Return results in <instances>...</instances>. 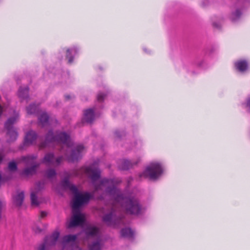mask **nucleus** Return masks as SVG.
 I'll use <instances>...</instances> for the list:
<instances>
[{
    "mask_svg": "<svg viewBox=\"0 0 250 250\" xmlns=\"http://www.w3.org/2000/svg\"><path fill=\"white\" fill-rule=\"evenodd\" d=\"M84 172L92 181L96 191L102 190L103 188H104L106 193L114 198L115 202L111 212L105 215L103 218L104 222L107 225L115 226L119 223L118 220L115 218V212L119 206L127 213L138 215L141 213L142 207L137 199L125 196L116 188L113 180L104 179L101 181L99 185L95 183L100 177L101 171L98 168L92 165L85 167Z\"/></svg>",
    "mask_w": 250,
    "mask_h": 250,
    "instance_id": "f257e3e1",
    "label": "nucleus"
},
{
    "mask_svg": "<svg viewBox=\"0 0 250 250\" xmlns=\"http://www.w3.org/2000/svg\"><path fill=\"white\" fill-rule=\"evenodd\" d=\"M49 143L61 146V151L62 152L66 151L65 155L70 162H74L78 160L85 151V148L82 145H77L72 148L73 143L69 136L64 132H56L54 134L51 130L49 131L45 141L40 144L39 148H43L48 146Z\"/></svg>",
    "mask_w": 250,
    "mask_h": 250,
    "instance_id": "f03ea898",
    "label": "nucleus"
},
{
    "mask_svg": "<svg viewBox=\"0 0 250 250\" xmlns=\"http://www.w3.org/2000/svg\"><path fill=\"white\" fill-rule=\"evenodd\" d=\"M61 185L64 189H69L74 194L72 203L73 215L68 224L67 227L71 228L76 226H82L85 221V215L81 212L80 208L89 202L92 197L93 194L89 192L80 193L77 187L70 184L67 179H64L62 182Z\"/></svg>",
    "mask_w": 250,
    "mask_h": 250,
    "instance_id": "7ed1b4c3",
    "label": "nucleus"
},
{
    "mask_svg": "<svg viewBox=\"0 0 250 250\" xmlns=\"http://www.w3.org/2000/svg\"><path fill=\"white\" fill-rule=\"evenodd\" d=\"M84 232L88 238L95 239L89 243L88 250H101L103 243L99 229L97 227L89 226L85 229Z\"/></svg>",
    "mask_w": 250,
    "mask_h": 250,
    "instance_id": "20e7f679",
    "label": "nucleus"
},
{
    "mask_svg": "<svg viewBox=\"0 0 250 250\" xmlns=\"http://www.w3.org/2000/svg\"><path fill=\"white\" fill-rule=\"evenodd\" d=\"M163 172V168L158 163H153L148 166L140 177H148L152 180H155L159 177Z\"/></svg>",
    "mask_w": 250,
    "mask_h": 250,
    "instance_id": "39448f33",
    "label": "nucleus"
},
{
    "mask_svg": "<svg viewBox=\"0 0 250 250\" xmlns=\"http://www.w3.org/2000/svg\"><path fill=\"white\" fill-rule=\"evenodd\" d=\"M19 118V113L14 111V117L9 118L4 124V127L7 130V135L9 136L8 142H13L16 140L18 133L13 128V125L17 121Z\"/></svg>",
    "mask_w": 250,
    "mask_h": 250,
    "instance_id": "423d86ee",
    "label": "nucleus"
},
{
    "mask_svg": "<svg viewBox=\"0 0 250 250\" xmlns=\"http://www.w3.org/2000/svg\"><path fill=\"white\" fill-rule=\"evenodd\" d=\"M37 157L35 156H27L22 157V160L27 166H30V167L25 168L22 172V175L25 176L32 175L36 173L37 167L39 164H37L35 160Z\"/></svg>",
    "mask_w": 250,
    "mask_h": 250,
    "instance_id": "0eeeda50",
    "label": "nucleus"
},
{
    "mask_svg": "<svg viewBox=\"0 0 250 250\" xmlns=\"http://www.w3.org/2000/svg\"><path fill=\"white\" fill-rule=\"evenodd\" d=\"M77 238L76 235L64 236L62 240V250H82L75 242Z\"/></svg>",
    "mask_w": 250,
    "mask_h": 250,
    "instance_id": "6e6552de",
    "label": "nucleus"
},
{
    "mask_svg": "<svg viewBox=\"0 0 250 250\" xmlns=\"http://www.w3.org/2000/svg\"><path fill=\"white\" fill-rule=\"evenodd\" d=\"M60 236V233L58 231L54 232L51 235L47 236L44 243L40 245L38 250H45L50 247L54 245Z\"/></svg>",
    "mask_w": 250,
    "mask_h": 250,
    "instance_id": "1a4fd4ad",
    "label": "nucleus"
},
{
    "mask_svg": "<svg viewBox=\"0 0 250 250\" xmlns=\"http://www.w3.org/2000/svg\"><path fill=\"white\" fill-rule=\"evenodd\" d=\"M62 161V156L55 158L53 153H47L45 155L42 160V163L48 166L56 167L60 165Z\"/></svg>",
    "mask_w": 250,
    "mask_h": 250,
    "instance_id": "9d476101",
    "label": "nucleus"
},
{
    "mask_svg": "<svg viewBox=\"0 0 250 250\" xmlns=\"http://www.w3.org/2000/svg\"><path fill=\"white\" fill-rule=\"evenodd\" d=\"M37 138V135L35 131L33 130L28 131L24 138V145L26 146L34 145L36 142Z\"/></svg>",
    "mask_w": 250,
    "mask_h": 250,
    "instance_id": "9b49d317",
    "label": "nucleus"
},
{
    "mask_svg": "<svg viewBox=\"0 0 250 250\" xmlns=\"http://www.w3.org/2000/svg\"><path fill=\"white\" fill-rule=\"evenodd\" d=\"M14 204L17 206H20L22 204L24 198L23 191H17L13 197Z\"/></svg>",
    "mask_w": 250,
    "mask_h": 250,
    "instance_id": "f8f14e48",
    "label": "nucleus"
},
{
    "mask_svg": "<svg viewBox=\"0 0 250 250\" xmlns=\"http://www.w3.org/2000/svg\"><path fill=\"white\" fill-rule=\"evenodd\" d=\"M42 184L41 183L39 182L38 183L36 186H37V191H32L31 193V204L32 205L37 206L39 205V202L38 201L37 197L36 196V193L40 190L41 188H42Z\"/></svg>",
    "mask_w": 250,
    "mask_h": 250,
    "instance_id": "ddd939ff",
    "label": "nucleus"
},
{
    "mask_svg": "<svg viewBox=\"0 0 250 250\" xmlns=\"http://www.w3.org/2000/svg\"><path fill=\"white\" fill-rule=\"evenodd\" d=\"M84 119L87 123H92L95 119L94 110L92 109L86 110L84 113Z\"/></svg>",
    "mask_w": 250,
    "mask_h": 250,
    "instance_id": "4468645a",
    "label": "nucleus"
},
{
    "mask_svg": "<svg viewBox=\"0 0 250 250\" xmlns=\"http://www.w3.org/2000/svg\"><path fill=\"white\" fill-rule=\"evenodd\" d=\"M38 123L40 125L44 127L48 125L49 116L46 113H43L38 118Z\"/></svg>",
    "mask_w": 250,
    "mask_h": 250,
    "instance_id": "2eb2a0df",
    "label": "nucleus"
},
{
    "mask_svg": "<svg viewBox=\"0 0 250 250\" xmlns=\"http://www.w3.org/2000/svg\"><path fill=\"white\" fill-rule=\"evenodd\" d=\"M235 66L239 71L243 72L248 68V62L244 60L238 61L235 63Z\"/></svg>",
    "mask_w": 250,
    "mask_h": 250,
    "instance_id": "dca6fc26",
    "label": "nucleus"
},
{
    "mask_svg": "<svg viewBox=\"0 0 250 250\" xmlns=\"http://www.w3.org/2000/svg\"><path fill=\"white\" fill-rule=\"evenodd\" d=\"M135 164L127 160L121 161L119 167L122 170H127L131 168Z\"/></svg>",
    "mask_w": 250,
    "mask_h": 250,
    "instance_id": "f3484780",
    "label": "nucleus"
},
{
    "mask_svg": "<svg viewBox=\"0 0 250 250\" xmlns=\"http://www.w3.org/2000/svg\"><path fill=\"white\" fill-rule=\"evenodd\" d=\"M29 88L27 86L23 88L21 87L18 92V95L20 98L21 99H25L28 97Z\"/></svg>",
    "mask_w": 250,
    "mask_h": 250,
    "instance_id": "a211bd4d",
    "label": "nucleus"
},
{
    "mask_svg": "<svg viewBox=\"0 0 250 250\" xmlns=\"http://www.w3.org/2000/svg\"><path fill=\"white\" fill-rule=\"evenodd\" d=\"M121 235L123 237L132 238L134 235V232L129 228H125L121 230Z\"/></svg>",
    "mask_w": 250,
    "mask_h": 250,
    "instance_id": "6ab92c4d",
    "label": "nucleus"
},
{
    "mask_svg": "<svg viewBox=\"0 0 250 250\" xmlns=\"http://www.w3.org/2000/svg\"><path fill=\"white\" fill-rule=\"evenodd\" d=\"M77 52V49L76 48L74 47L71 49H68L66 52V57L68 59V62L69 63L72 62L73 61V57L70 54L71 53H76Z\"/></svg>",
    "mask_w": 250,
    "mask_h": 250,
    "instance_id": "aec40b11",
    "label": "nucleus"
},
{
    "mask_svg": "<svg viewBox=\"0 0 250 250\" xmlns=\"http://www.w3.org/2000/svg\"><path fill=\"white\" fill-rule=\"evenodd\" d=\"M38 108V106L35 104H31L27 107V112L28 114H35L37 111Z\"/></svg>",
    "mask_w": 250,
    "mask_h": 250,
    "instance_id": "412c9836",
    "label": "nucleus"
},
{
    "mask_svg": "<svg viewBox=\"0 0 250 250\" xmlns=\"http://www.w3.org/2000/svg\"><path fill=\"white\" fill-rule=\"evenodd\" d=\"M46 176L48 178H52L55 177L56 173L54 169H49L46 172Z\"/></svg>",
    "mask_w": 250,
    "mask_h": 250,
    "instance_id": "4be33fe9",
    "label": "nucleus"
},
{
    "mask_svg": "<svg viewBox=\"0 0 250 250\" xmlns=\"http://www.w3.org/2000/svg\"><path fill=\"white\" fill-rule=\"evenodd\" d=\"M241 13L239 10H237L235 12L232 14L231 20L232 21L237 20L240 17Z\"/></svg>",
    "mask_w": 250,
    "mask_h": 250,
    "instance_id": "5701e85b",
    "label": "nucleus"
},
{
    "mask_svg": "<svg viewBox=\"0 0 250 250\" xmlns=\"http://www.w3.org/2000/svg\"><path fill=\"white\" fill-rule=\"evenodd\" d=\"M8 169L10 171H16L17 169V164L14 162H11L8 165Z\"/></svg>",
    "mask_w": 250,
    "mask_h": 250,
    "instance_id": "b1692460",
    "label": "nucleus"
},
{
    "mask_svg": "<svg viewBox=\"0 0 250 250\" xmlns=\"http://www.w3.org/2000/svg\"><path fill=\"white\" fill-rule=\"evenodd\" d=\"M105 96H106L105 94H104L102 93H99L97 95V100L99 102H102L104 100Z\"/></svg>",
    "mask_w": 250,
    "mask_h": 250,
    "instance_id": "393cba45",
    "label": "nucleus"
},
{
    "mask_svg": "<svg viewBox=\"0 0 250 250\" xmlns=\"http://www.w3.org/2000/svg\"><path fill=\"white\" fill-rule=\"evenodd\" d=\"M47 215V213L45 211H42L41 212V217L43 218L44 217L46 216Z\"/></svg>",
    "mask_w": 250,
    "mask_h": 250,
    "instance_id": "a878e982",
    "label": "nucleus"
},
{
    "mask_svg": "<svg viewBox=\"0 0 250 250\" xmlns=\"http://www.w3.org/2000/svg\"><path fill=\"white\" fill-rule=\"evenodd\" d=\"M120 132L119 131H117L115 132V134L116 136L118 138L120 137Z\"/></svg>",
    "mask_w": 250,
    "mask_h": 250,
    "instance_id": "bb28decb",
    "label": "nucleus"
},
{
    "mask_svg": "<svg viewBox=\"0 0 250 250\" xmlns=\"http://www.w3.org/2000/svg\"><path fill=\"white\" fill-rule=\"evenodd\" d=\"M35 231L36 232V233H39V232H41L42 231V230L40 229H39L38 228H37L35 229Z\"/></svg>",
    "mask_w": 250,
    "mask_h": 250,
    "instance_id": "cd10ccee",
    "label": "nucleus"
},
{
    "mask_svg": "<svg viewBox=\"0 0 250 250\" xmlns=\"http://www.w3.org/2000/svg\"><path fill=\"white\" fill-rule=\"evenodd\" d=\"M3 156L2 153H0V163H1L2 159H3Z\"/></svg>",
    "mask_w": 250,
    "mask_h": 250,
    "instance_id": "c85d7f7f",
    "label": "nucleus"
},
{
    "mask_svg": "<svg viewBox=\"0 0 250 250\" xmlns=\"http://www.w3.org/2000/svg\"><path fill=\"white\" fill-rule=\"evenodd\" d=\"M247 104L250 108V98L248 100Z\"/></svg>",
    "mask_w": 250,
    "mask_h": 250,
    "instance_id": "c756f323",
    "label": "nucleus"
},
{
    "mask_svg": "<svg viewBox=\"0 0 250 250\" xmlns=\"http://www.w3.org/2000/svg\"><path fill=\"white\" fill-rule=\"evenodd\" d=\"M213 25L214 27H217V28L219 27V26H220L219 25H217V24L216 23H213Z\"/></svg>",
    "mask_w": 250,
    "mask_h": 250,
    "instance_id": "7c9ffc66",
    "label": "nucleus"
},
{
    "mask_svg": "<svg viewBox=\"0 0 250 250\" xmlns=\"http://www.w3.org/2000/svg\"><path fill=\"white\" fill-rule=\"evenodd\" d=\"M65 97L66 99H67V100L69 99H70V96H68V95H66V96H65Z\"/></svg>",
    "mask_w": 250,
    "mask_h": 250,
    "instance_id": "2f4dec72",
    "label": "nucleus"
},
{
    "mask_svg": "<svg viewBox=\"0 0 250 250\" xmlns=\"http://www.w3.org/2000/svg\"><path fill=\"white\" fill-rule=\"evenodd\" d=\"M122 219V217H120L119 220H120Z\"/></svg>",
    "mask_w": 250,
    "mask_h": 250,
    "instance_id": "473e14b6",
    "label": "nucleus"
}]
</instances>
